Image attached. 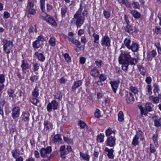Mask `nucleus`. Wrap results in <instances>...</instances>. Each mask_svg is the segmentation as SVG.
I'll return each instance as SVG.
<instances>
[{"label": "nucleus", "mask_w": 161, "mask_h": 161, "mask_svg": "<svg viewBox=\"0 0 161 161\" xmlns=\"http://www.w3.org/2000/svg\"><path fill=\"white\" fill-rule=\"evenodd\" d=\"M119 64H122V69L124 71H126L129 64L131 65H135L138 62L137 59L131 58L129 53L124 52L121 53L118 58Z\"/></svg>", "instance_id": "obj_1"}, {"label": "nucleus", "mask_w": 161, "mask_h": 161, "mask_svg": "<svg viewBox=\"0 0 161 161\" xmlns=\"http://www.w3.org/2000/svg\"><path fill=\"white\" fill-rule=\"evenodd\" d=\"M138 108L140 110L141 115H147L148 112L152 111L153 110V105L152 103H149L146 104L145 108L142 105H138Z\"/></svg>", "instance_id": "obj_2"}, {"label": "nucleus", "mask_w": 161, "mask_h": 161, "mask_svg": "<svg viewBox=\"0 0 161 161\" xmlns=\"http://www.w3.org/2000/svg\"><path fill=\"white\" fill-rule=\"evenodd\" d=\"M3 45V51L5 53L8 54L10 53L11 50L13 47V43L10 41H8L6 39H3L2 41Z\"/></svg>", "instance_id": "obj_3"}, {"label": "nucleus", "mask_w": 161, "mask_h": 161, "mask_svg": "<svg viewBox=\"0 0 161 161\" xmlns=\"http://www.w3.org/2000/svg\"><path fill=\"white\" fill-rule=\"evenodd\" d=\"M73 19L75 21V24L77 27H80L84 23L85 18L78 14H75Z\"/></svg>", "instance_id": "obj_4"}, {"label": "nucleus", "mask_w": 161, "mask_h": 161, "mask_svg": "<svg viewBox=\"0 0 161 161\" xmlns=\"http://www.w3.org/2000/svg\"><path fill=\"white\" fill-rule=\"evenodd\" d=\"M52 150V147L50 146L46 148H42L40 151L41 156L43 158H47L51 152Z\"/></svg>", "instance_id": "obj_5"}, {"label": "nucleus", "mask_w": 161, "mask_h": 161, "mask_svg": "<svg viewBox=\"0 0 161 161\" xmlns=\"http://www.w3.org/2000/svg\"><path fill=\"white\" fill-rule=\"evenodd\" d=\"M58 103L55 100L52 101L51 103H49L47 107V109L48 112H51L52 109L56 110L58 108Z\"/></svg>", "instance_id": "obj_6"}, {"label": "nucleus", "mask_w": 161, "mask_h": 161, "mask_svg": "<svg viewBox=\"0 0 161 161\" xmlns=\"http://www.w3.org/2000/svg\"><path fill=\"white\" fill-rule=\"evenodd\" d=\"M102 45L105 47L110 46V40L108 36L105 35L100 42Z\"/></svg>", "instance_id": "obj_7"}, {"label": "nucleus", "mask_w": 161, "mask_h": 161, "mask_svg": "<svg viewBox=\"0 0 161 161\" xmlns=\"http://www.w3.org/2000/svg\"><path fill=\"white\" fill-rule=\"evenodd\" d=\"M147 59L148 61H151L156 56L157 53L155 50H153L147 52Z\"/></svg>", "instance_id": "obj_8"}, {"label": "nucleus", "mask_w": 161, "mask_h": 161, "mask_svg": "<svg viewBox=\"0 0 161 161\" xmlns=\"http://www.w3.org/2000/svg\"><path fill=\"white\" fill-rule=\"evenodd\" d=\"M20 109L19 107H15L12 109V116L13 119L18 118L19 115Z\"/></svg>", "instance_id": "obj_9"}, {"label": "nucleus", "mask_w": 161, "mask_h": 161, "mask_svg": "<svg viewBox=\"0 0 161 161\" xmlns=\"http://www.w3.org/2000/svg\"><path fill=\"white\" fill-rule=\"evenodd\" d=\"M82 80H77L74 82L71 87V90L73 92H75L76 89L82 85Z\"/></svg>", "instance_id": "obj_10"}, {"label": "nucleus", "mask_w": 161, "mask_h": 161, "mask_svg": "<svg viewBox=\"0 0 161 161\" xmlns=\"http://www.w3.org/2000/svg\"><path fill=\"white\" fill-rule=\"evenodd\" d=\"M125 97L128 103H131L134 101V98L133 94L130 92H128Z\"/></svg>", "instance_id": "obj_11"}, {"label": "nucleus", "mask_w": 161, "mask_h": 161, "mask_svg": "<svg viewBox=\"0 0 161 161\" xmlns=\"http://www.w3.org/2000/svg\"><path fill=\"white\" fill-rule=\"evenodd\" d=\"M62 140L59 134L55 135L52 140L54 144H60L62 143Z\"/></svg>", "instance_id": "obj_12"}, {"label": "nucleus", "mask_w": 161, "mask_h": 161, "mask_svg": "<svg viewBox=\"0 0 161 161\" xmlns=\"http://www.w3.org/2000/svg\"><path fill=\"white\" fill-rule=\"evenodd\" d=\"M115 138L114 136H111L107 140V144L110 147H113L115 144Z\"/></svg>", "instance_id": "obj_13"}, {"label": "nucleus", "mask_w": 161, "mask_h": 161, "mask_svg": "<svg viewBox=\"0 0 161 161\" xmlns=\"http://www.w3.org/2000/svg\"><path fill=\"white\" fill-rule=\"evenodd\" d=\"M46 14V16L44 18V19L47 22H49L51 24L53 25H56L57 23L54 19L52 18L51 16Z\"/></svg>", "instance_id": "obj_14"}, {"label": "nucleus", "mask_w": 161, "mask_h": 161, "mask_svg": "<svg viewBox=\"0 0 161 161\" xmlns=\"http://www.w3.org/2000/svg\"><path fill=\"white\" fill-rule=\"evenodd\" d=\"M104 151L108 153L107 156L109 158L111 159L114 158V150L113 149H109L108 147H106L105 148Z\"/></svg>", "instance_id": "obj_15"}, {"label": "nucleus", "mask_w": 161, "mask_h": 161, "mask_svg": "<svg viewBox=\"0 0 161 161\" xmlns=\"http://www.w3.org/2000/svg\"><path fill=\"white\" fill-rule=\"evenodd\" d=\"M69 40L70 41L75 45L76 47L80 49L82 48L81 46V43L78 40L73 38H70Z\"/></svg>", "instance_id": "obj_16"}, {"label": "nucleus", "mask_w": 161, "mask_h": 161, "mask_svg": "<svg viewBox=\"0 0 161 161\" xmlns=\"http://www.w3.org/2000/svg\"><path fill=\"white\" fill-rule=\"evenodd\" d=\"M30 113L28 112H23L21 115V119L24 121H28L30 118Z\"/></svg>", "instance_id": "obj_17"}, {"label": "nucleus", "mask_w": 161, "mask_h": 161, "mask_svg": "<svg viewBox=\"0 0 161 161\" xmlns=\"http://www.w3.org/2000/svg\"><path fill=\"white\" fill-rule=\"evenodd\" d=\"M110 83L113 92L114 93H116L118 88V83L116 81H110Z\"/></svg>", "instance_id": "obj_18"}, {"label": "nucleus", "mask_w": 161, "mask_h": 161, "mask_svg": "<svg viewBox=\"0 0 161 161\" xmlns=\"http://www.w3.org/2000/svg\"><path fill=\"white\" fill-rule=\"evenodd\" d=\"M80 157H81L84 160L86 161H89L90 156L87 153H84L80 152Z\"/></svg>", "instance_id": "obj_19"}, {"label": "nucleus", "mask_w": 161, "mask_h": 161, "mask_svg": "<svg viewBox=\"0 0 161 161\" xmlns=\"http://www.w3.org/2000/svg\"><path fill=\"white\" fill-rule=\"evenodd\" d=\"M149 100L154 104H157L159 102V99L157 97H154L153 96L149 97Z\"/></svg>", "instance_id": "obj_20"}, {"label": "nucleus", "mask_w": 161, "mask_h": 161, "mask_svg": "<svg viewBox=\"0 0 161 161\" xmlns=\"http://www.w3.org/2000/svg\"><path fill=\"white\" fill-rule=\"evenodd\" d=\"M129 49H130L133 52H137L139 49V46L136 43H133L131 46H130V47Z\"/></svg>", "instance_id": "obj_21"}, {"label": "nucleus", "mask_w": 161, "mask_h": 161, "mask_svg": "<svg viewBox=\"0 0 161 161\" xmlns=\"http://www.w3.org/2000/svg\"><path fill=\"white\" fill-rule=\"evenodd\" d=\"M68 10V8L65 6H64L61 8V14L62 17H65Z\"/></svg>", "instance_id": "obj_22"}, {"label": "nucleus", "mask_w": 161, "mask_h": 161, "mask_svg": "<svg viewBox=\"0 0 161 161\" xmlns=\"http://www.w3.org/2000/svg\"><path fill=\"white\" fill-rule=\"evenodd\" d=\"M35 54L36 55L38 58V59L42 61L43 62L45 59V58L43 54L41 53H39L37 52H36Z\"/></svg>", "instance_id": "obj_23"}, {"label": "nucleus", "mask_w": 161, "mask_h": 161, "mask_svg": "<svg viewBox=\"0 0 161 161\" xmlns=\"http://www.w3.org/2000/svg\"><path fill=\"white\" fill-rule=\"evenodd\" d=\"M139 138V136H138V135H135V136L133 137L132 142V144L133 145L136 146L138 144V139Z\"/></svg>", "instance_id": "obj_24"}, {"label": "nucleus", "mask_w": 161, "mask_h": 161, "mask_svg": "<svg viewBox=\"0 0 161 161\" xmlns=\"http://www.w3.org/2000/svg\"><path fill=\"white\" fill-rule=\"evenodd\" d=\"M131 14L136 18H139L140 17V14L135 10H132L131 12Z\"/></svg>", "instance_id": "obj_25"}, {"label": "nucleus", "mask_w": 161, "mask_h": 161, "mask_svg": "<svg viewBox=\"0 0 161 161\" xmlns=\"http://www.w3.org/2000/svg\"><path fill=\"white\" fill-rule=\"evenodd\" d=\"M21 66L23 70H25L28 67L29 64L27 61L24 60L22 61V64Z\"/></svg>", "instance_id": "obj_26"}, {"label": "nucleus", "mask_w": 161, "mask_h": 161, "mask_svg": "<svg viewBox=\"0 0 161 161\" xmlns=\"http://www.w3.org/2000/svg\"><path fill=\"white\" fill-rule=\"evenodd\" d=\"M11 153L13 157L14 158H16L19 155L20 151L18 149H15V150L12 151Z\"/></svg>", "instance_id": "obj_27"}, {"label": "nucleus", "mask_w": 161, "mask_h": 161, "mask_svg": "<svg viewBox=\"0 0 161 161\" xmlns=\"http://www.w3.org/2000/svg\"><path fill=\"white\" fill-rule=\"evenodd\" d=\"M32 96L35 97H37L39 95V90L37 86H36L32 91Z\"/></svg>", "instance_id": "obj_28"}, {"label": "nucleus", "mask_w": 161, "mask_h": 161, "mask_svg": "<svg viewBox=\"0 0 161 161\" xmlns=\"http://www.w3.org/2000/svg\"><path fill=\"white\" fill-rule=\"evenodd\" d=\"M99 73V71L96 68H94L91 71V74L94 77H97Z\"/></svg>", "instance_id": "obj_29"}, {"label": "nucleus", "mask_w": 161, "mask_h": 161, "mask_svg": "<svg viewBox=\"0 0 161 161\" xmlns=\"http://www.w3.org/2000/svg\"><path fill=\"white\" fill-rule=\"evenodd\" d=\"M33 46L35 48H38L41 46V44L38 40H36L33 42Z\"/></svg>", "instance_id": "obj_30"}, {"label": "nucleus", "mask_w": 161, "mask_h": 161, "mask_svg": "<svg viewBox=\"0 0 161 161\" xmlns=\"http://www.w3.org/2000/svg\"><path fill=\"white\" fill-rule=\"evenodd\" d=\"M125 30L126 32L129 33H132L133 31V29L132 27L128 24L126 26L125 28Z\"/></svg>", "instance_id": "obj_31"}, {"label": "nucleus", "mask_w": 161, "mask_h": 161, "mask_svg": "<svg viewBox=\"0 0 161 161\" xmlns=\"http://www.w3.org/2000/svg\"><path fill=\"white\" fill-rule=\"evenodd\" d=\"M78 125L80 126V127L81 129H83L85 127H86V129H88V126L86 125L85 123L81 120H80L79 121L78 123Z\"/></svg>", "instance_id": "obj_32"}, {"label": "nucleus", "mask_w": 161, "mask_h": 161, "mask_svg": "<svg viewBox=\"0 0 161 161\" xmlns=\"http://www.w3.org/2000/svg\"><path fill=\"white\" fill-rule=\"evenodd\" d=\"M154 123V125L156 127H161V118L155 120Z\"/></svg>", "instance_id": "obj_33"}, {"label": "nucleus", "mask_w": 161, "mask_h": 161, "mask_svg": "<svg viewBox=\"0 0 161 161\" xmlns=\"http://www.w3.org/2000/svg\"><path fill=\"white\" fill-rule=\"evenodd\" d=\"M118 120L120 122H122L124 120V114L122 111L119 112L118 114Z\"/></svg>", "instance_id": "obj_34"}, {"label": "nucleus", "mask_w": 161, "mask_h": 161, "mask_svg": "<svg viewBox=\"0 0 161 161\" xmlns=\"http://www.w3.org/2000/svg\"><path fill=\"white\" fill-rule=\"evenodd\" d=\"M64 141L68 144H73V140L66 137H64Z\"/></svg>", "instance_id": "obj_35"}, {"label": "nucleus", "mask_w": 161, "mask_h": 161, "mask_svg": "<svg viewBox=\"0 0 161 161\" xmlns=\"http://www.w3.org/2000/svg\"><path fill=\"white\" fill-rule=\"evenodd\" d=\"M138 69L140 72V73L142 75L144 76L146 74V70L142 66H140L138 67Z\"/></svg>", "instance_id": "obj_36"}, {"label": "nucleus", "mask_w": 161, "mask_h": 161, "mask_svg": "<svg viewBox=\"0 0 161 161\" xmlns=\"http://www.w3.org/2000/svg\"><path fill=\"white\" fill-rule=\"evenodd\" d=\"M34 5L35 4L33 1H30L29 0H28L26 8L27 9L33 8Z\"/></svg>", "instance_id": "obj_37"}, {"label": "nucleus", "mask_w": 161, "mask_h": 161, "mask_svg": "<svg viewBox=\"0 0 161 161\" xmlns=\"http://www.w3.org/2000/svg\"><path fill=\"white\" fill-rule=\"evenodd\" d=\"M93 36L94 38V42L98 44L99 38V36L95 33H94Z\"/></svg>", "instance_id": "obj_38"}, {"label": "nucleus", "mask_w": 161, "mask_h": 161, "mask_svg": "<svg viewBox=\"0 0 161 161\" xmlns=\"http://www.w3.org/2000/svg\"><path fill=\"white\" fill-rule=\"evenodd\" d=\"M131 42V41L129 39H127V38L125 39V40L124 42L125 45L129 49L130 47V44Z\"/></svg>", "instance_id": "obj_39"}, {"label": "nucleus", "mask_w": 161, "mask_h": 161, "mask_svg": "<svg viewBox=\"0 0 161 161\" xmlns=\"http://www.w3.org/2000/svg\"><path fill=\"white\" fill-rule=\"evenodd\" d=\"M106 136H109L112 133H115V132L112 130L111 129L109 128H108L106 131Z\"/></svg>", "instance_id": "obj_40"}, {"label": "nucleus", "mask_w": 161, "mask_h": 161, "mask_svg": "<svg viewBox=\"0 0 161 161\" xmlns=\"http://www.w3.org/2000/svg\"><path fill=\"white\" fill-rule=\"evenodd\" d=\"M65 59L67 62H70L71 61V59L68 53H66L63 54Z\"/></svg>", "instance_id": "obj_41"}, {"label": "nucleus", "mask_w": 161, "mask_h": 161, "mask_svg": "<svg viewBox=\"0 0 161 161\" xmlns=\"http://www.w3.org/2000/svg\"><path fill=\"white\" fill-rule=\"evenodd\" d=\"M104 137V135L100 134V135L97 136V140L99 142H102L103 141V138Z\"/></svg>", "instance_id": "obj_42"}, {"label": "nucleus", "mask_w": 161, "mask_h": 161, "mask_svg": "<svg viewBox=\"0 0 161 161\" xmlns=\"http://www.w3.org/2000/svg\"><path fill=\"white\" fill-rule=\"evenodd\" d=\"M49 43L51 46L53 47L55 46V42L54 38L51 37L49 41Z\"/></svg>", "instance_id": "obj_43"}, {"label": "nucleus", "mask_w": 161, "mask_h": 161, "mask_svg": "<svg viewBox=\"0 0 161 161\" xmlns=\"http://www.w3.org/2000/svg\"><path fill=\"white\" fill-rule=\"evenodd\" d=\"M84 8V6L82 5V2H81L80 4V8L79 9L78 11H77L75 14H79L81 15V12L82 11L83 8Z\"/></svg>", "instance_id": "obj_44"}, {"label": "nucleus", "mask_w": 161, "mask_h": 161, "mask_svg": "<svg viewBox=\"0 0 161 161\" xmlns=\"http://www.w3.org/2000/svg\"><path fill=\"white\" fill-rule=\"evenodd\" d=\"M30 101L32 103L35 105H36L37 103L39 102V100L35 98H31Z\"/></svg>", "instance_id": "obj_45"}, {"label": "nucleus", "mask_w": 161, "mask_h": 161, "mask_svg": "<svg viewBox=\"0 0 161 161\" xmlns=\"http://www.w3.org/2000/svg\"><path fill=\"white\" fill-rule=\"evenodd\" d=\"M157 138L158 134L157 133L154 134L153 136V139L155 144L156 146L157 145H158Z\"/></svg>", "instance_id": "obj_46"}, {"label": "nucleus", "mask_w": 161, "mask_h": 161, "mask_svg": "<svg viewBox=\"0 0 161 161\" xmlns=\"http://www.w3.org/2000/svg\"><path fill=\"white\" fill-rule=\"evenodd\" d=\"M132 5L134 8L138 9L140 8V5L138 2H134L132 3Z\"/></svg>", "instance_id": "obj_47"}, {"label": "nucleus", "mask_w": 161, "mask_h": 161, "mask_svg": "<svg viewBox=\"0 0 161 161\" xmlns=\"http://www.w3.org/2000/svg\"><path fill=\"white\" fill-rule=\"evenodd\" d=\"M103 14L106 19L109 18L110 16V13L108 11H106L105 10H104Z\"/></svg>", "instance_id": "obj_48"}, {"label": "nucleus", "mask_w": 161, "mask_h": 161, "mask_svg": "<svg viewBox=\"0 0 161 161\" xmlns=\"http://www.w3.org/2000/svg\"><path fill=\"white\" fill-rule=\"evenodd\" d=\"M8 94L9 96V97L13 98V94L14 93V90L11 89H9L8 91Z\"/></svg>", "instance_id": "obj_49"}, {"label": "nucleus", "mask_w": 161, "mask_h": 161, "mask_svg": "<svg viewBox=\"0 0 161 161\" xmlns=\"http://www.w3.org/2000/svg\"><path fill=\"white\" fill-rule=\"evenodd\" d=\"M45 129L46 130H49L50 126V123L47 121H45L44 123Z\"/></svg>", "instance_id": "obj_50"}, {"label": "nucleus", "mask_w": 161, "mask_h": 161, "mask_svg": "<svg viewBox=\"0 0 161 161\" xmlns=\"http://www.w3.org/2000/svg\"><path fill=\"white\" fill-rule=\"evenodd\" d=\"M146 88L147 89L148 94L150 95H151L152 93V87L151 86V85H148L147 86Z\"/></svg>", "instance_id": "obj_51"}, {"label": "nucleus", "mask_w": 161, "mask_h": 161, "mask_svg": "<svg viewBox=\"0 0 161 161\" xmlns=\"http://www.w3.org/2000/svg\"><path fill=\"white\" fill-rule=\"evenodd\" d=\"M130 89L132 92L134 93V94H137L138 90L137 89L135 88V87L132 86H130Z\"/></svg>", "instance_id": "obj_52"}, {"label": "nucleus", "mask_w": 161, "mask_h": 161, "mask_svg": "<svg viewBox=\"0 0 161 161\" xmlns=\"http://www.w3.org/2000/svg\"><path fill=\"white\" fill-rule=\"evenodd\" d=\"M5 81V76L3 74H1L0 75V83L1 84H3Z\"/></svg>", "instance_id": "obj_53"}, {"label": "nucleus", "mask_w": 161, "mask_h": 161, "mask_svg": "<svg viewBox=\"0 0 161 161\" xmlns=\"http://www.w3.org/2000/svg\"><path fill=\"white\" fill-rule=\"evenodd\" d=\"M29 13L31 14L34 15L36 13V10L33 8H29L28 9Z\"/></svg>", "instance_id": "obj_54"}, {"label": "nucleus", "mask_w": 161, "mask_h": 161, "mask_svg": "<svg viewBox=\"0 0 161 161\" xmlns=\"http://www.w3.org/2000/svg\"><path fill=\"white\" fill-rule=\"evenodd\" d=\"M33 65L34 67L33 70L34 71H37L38 70L39 66L38 64L37 63H33Z\"/></svg>", "instance_id": "obj_55"}, {"label": "nucleus", "mask_w": 161, "mask_h": 161, "mask_svg": "<svg viewBox=\"0 0 161 161\" xmlns=\"http://www.w3.org/2000/svg\"><path fill=\"white\" fill-rule=\"evenodd\" d=\"M153 86L154 87L153 91L154 93L155 94V95H156L155 94L158 91H159V88L158 87L157 85L156 84H155Z\"/></svg>", "instance_id": "obj_56"}, {"label": "nucleus", "mask_w": 161, "mask_h": 161, "mask_svg": "<svg viewBox=\"0 0 161 161\" xmlns=\"http://www.w3.org/2000/svg\"><path fill=\"white\" fill-rule=\"evenodd\" d=\"M61 156L62 158H65L67 153L66 150L60 152Z\"/></svg>", "instance_id": "obj_57"}, {"label": "nucleus", "mask_w": 161, "mask_h": 161, "mask_svg": "<svg viewBox=\"0 0 161 161\" xmlns=\"http://www.w3.org/2000/svg\"><path fill=\"white\" fill-rule=\"evenodd\" d=\"M80 41L82 43L85 45L87 42V40L86 36H82L81 38Z\"/></svg>", "instance_id": "obj_58"}, {"label": "nucleus", "mask_w": 161, "mask_h": 161, "mask_svg": "<svg viewBox=\"0 0 161 161\" xmlns=\"http://www.w3.org/2000/svg\"><path fill=\"white\" fill-rule=\"evenodd\" d=\"M95 64L97 66H98L99 68H100L102 66V65L103 64V62L101 60H97L95 61Z\"/></svg>", "instance_id": "obj_59"}, {"label": "nucleus", "mask_w": 161, "mask_h": 161, "mask_svg": "<svg viewBox=\"0 0 161 161\" xmlns=\"http://www.w3.org/2000/svg\"><path fill=\"white\" fill-rule=\"evenodd\" d=\"M55 98L59 100H61L62 97V95L60 93H57L54 95Z\"/></svg>", "instance_id": "obj_60"}, {"label": "nucleus", "mask_w": 161, "mask_h": 161, "mask_svg": "<svg viewBox=\"0 0 161 161\" xmlns=\"http://www.w3.org/2000/svg\"><path fill=\"white\" fill-rule=\"evenodd\" d=\"M127 92L126 91L122 90L120 91L119 94L121 97H123L124 95L125 96Z\"/></svg>", "instance_id": "obj_61"}, {"label": "nucleus", "mask_w": 161, "mask_h": 161, "mask_svg": "<svg viewBox=\"0 0 161 161\" xmlns=\"http://www.w3.org/2000/svg\"><path fill=\"white\" fill-rule=\"evenodd\" d=\"M38 76L36 75H34L31 77L30 80L32 82H34L35 81H36L38 79Z\"/></svg>", "instance_id": "obj_62"}, {"label": "nucleus", "mask_w": 161, "mask_h": 161, "mask_svg": "<svg viewBox=\"0 0 161 161\" xmlns=\"http://www.w3.org/2000/svg\"><path fill=\"white\" fill-rule=\"evenodd\" d=\"M100 81H104L106 79V77L105 75H104L103 74L100 75L99 77Z\"/></svg>", "instance_id": "obj_63"}, {"label": "nucleus", "mask_w": 161, "mask_h": 161, "mask_svg": "<svg viewBox=\"0 0 161 161\" xmlns=\"http://www.w3.org/2000/svg\"><path fill=\"white\" fill-rule=\"evenodd\" d=\"M99 111V110L98 109H97L95 113V115L96 118H99L100 117V114Z\"/></svg>", "instance_id": "obj_64"}]
</instances>
